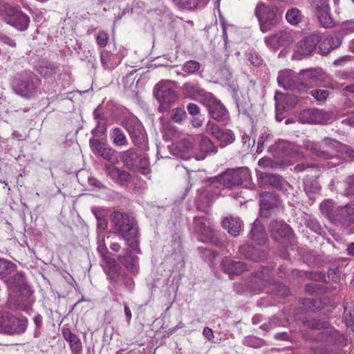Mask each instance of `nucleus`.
<instances>
[{
	"mask_svg": "<svg viewBox=\"0 0 354 354\" xmlns=\"http://www.w3.org/2000/svg\"><path fill=\"white\" fill-rule=\"evenodd\" d=\"M105 169L108 176L115 183L120 185H124L130 180V174L124 170H121L113 165H106Z\"/></svg>",
	"mask_w": 354,
	"mask_h": 354,
	"instance_id": "nucleus-27",
	"label": "nucleus"
},
{
	"mask_svg": "<svg viewBox=\"0 0 354 354\" xmlns=\"http://www.w3.org/2000/svg\"><path fill=\"white\" fill-rule=\"evenodd\" d=\"M64 338L68 342L73 354H80L82 351V344L80 339L68 328L62 330Z\"/></svg>",
	"mask_w": 354,
	"mask_h": 354,
	"instance_id": "nucleus-29",
	"label": "nucleus"
},
{
	"mask_svg": "<svg viewBox=\"0 0 354 354\" xmlns=\"http://www.w3.org/2000/svg\"><path fill=\"white\" fill-rule=\"evenodd\" d=\"M115 56L107 50H102L100 55L101 64L105 69H111L118 66Z\"/></svg>",
	"mask_w": 354,
	"mask_h": 354,
	"instance_id": "nucleus-41",
	"label": "nucleus"
},
{
	"mask_svg": "<svg viewBox=\"0 0 354 354\" xmlns=\"http://www.w3.org/2000/svg\"><path fill=\"white\" fill-rule=\"evenodd\" d=\"M294 41V34L292 31L284 30L265 37L266 45L273 50L280 47H286Z\"/></svg>",
	"mask_w": 354,
	"mask_h": 354,
	"instance_id": "nucleus-13",
	"label": "nucleus"
},
{
	"mask_svg": "<svg viewBox=\"0 0 354 354\" xmlns=\"http://www.w3.org/2000/svg\"><path fill=\"white\" fill-rule=\"evenodd\" d=\"M109 39V36L104 31H100L96 38L97 44L103 48L106 46Z\"/></svg>",
	"mask_w": 354,
	"mask_h": 354,
	"instance_id": "nucleus-55",
	"label": "nucleus"
},
{
	"mask_svg": "<svg viewBox=\"0 0 354 354\" xmlns=\"http://www.w3.org/2000/svg\"><path fill=\"white\" fill-rule=\"evenodd\" d=\"M312 96L317 101H324L328 96V91L324 89H314L310 91Z\"/></svg>",
	"mask_w": 354,
	"mask_h": 354,
	"instance_id": "nucleus-53",
	"label": "nucleus"
},
{
	"mask_svg": "<svg viewBox=\"0 0 354 354\" xmlns=\"http://www.w3.org/2000/svg\"><path fill=\"white\" fill-rule=\"evenodd\" d=\"M316 12L329 8L328 0H313Z\"/></svg>",
	"mask_w": 354,
	"mask_h": 354,
	"instance_id": "nucleus-56",
	"label": "nucleus"
},
{
	"mask_svg": "<svg viewBox=\"0 0 354 354\" xmlns=\"http://www.w3.org/2000/svg\"><path fill=\"white\" fill-rule=\"evenodd\" d=\"M304 189L309 198H314L320 191V185L317 178H306L304 181Z\"/></svg>",
	"mask_w": 354,
	"mask_h": 354,
	"instance_id": "nucleus-37",
	"label": "nucleus"
},
{
	"mask_svg": "<svg viewBox=\"0 0 354 354\" xmlns=\"http://www.w3.org/2000/svg\"><path fill=\"white\" fill-rule=\"evenodd\" d=\"M176 84L174 81L162 80L155 86V97L160 104V111H167L178 100V93L172 88Z\"/></svg>",
	"mask_w": 354,
	"mask_h": 354,
	"instance_id": "nucleus-5",
	"label": "nucleus"
},
{
	"mask_svg": "<svg viewBox=\"0 0 354 354\" xmlns=\"http://www.w3.org/2000/svg\"><path fill=\"white\" fill-rule=\"evenodd\" d=\"M341 143L336 140L326 137L321 142H317L310 140L304 142V147L310 151L313 155L325 160L331 159L333 155L324 150V147L337 149L339 148Z\"/></svg>",
	"mask_w": 354,
	"mask_h": 354,
	"instance_id": "nucleus-8",
	"label": "nucleus"
},
{
	"mask_svg": "<svg viewBox=\"0 0 354 354\" xmlns=\"http://www.w3.org/2000/svg\"><path fill=\"white\" fill-rule=\"evenodd\" d=\"M346 183L348 185L346 194H354V175L347 177Z\"/></svg>",
	"mask_w": 354,
	"mask_h": 354,
	"instance_id": "nucleus-59",
	"label": "nucleus"
},
{
	"mask_svg": "<svg viewBox=\"0 0 354 354\" xmlns=\"http://www.w3.org/2000/svg\"><path fill=\"white\" fill-rule=\"evenodd\" d=\"M306 225L313 232L317 234H321L322 227L315 218L309 216L306 220Z\"/></svg>",
	"mask_w": 354,
	"mask_h": 354,
	"instance_id": "nucleus-50",
	"label": "nucleus"
},
{
	"mask_svg": "<svg viewBox=\"0 0 354 354\" xmlns=\"http://www.w3.org/2000/svg\"><path fill=\"white\" fill-rule=\"evenodd\" d=\"M217 147L213 142L205 136H201L198 145V151L195 153L197 160H203L206 157L217 153Z\"/></svg>",
	"mask_w": 354,
	"mask_h": 354,
	"instance_id": "nucleus-21",
	"label": "nucleus"
},
{
	"mask_svg": "<svg viewBox=\"0 0 354 354\" xmlns=\"http://www.w3.org/2000/svg\"><path fill=\"white\" fill-rule=\"evenodd\" d=\"M123 126L135 145H141L145 142V131L137 118H131L126 120L123 122Z\"/></svg>",
	"mask_w": 354,
	"mask_h": 354,
	"instance_id": "nucleus-15",
	"label": "nucleus"
},
{
	"mask_svg": "<svg viewBox=\"0 0 354 354\" xmlns=\"http://www.w3.org/2000/svg\"><path fill=\"white\" fill-rule=\"evenodd\" d=\"M342 44V40L338 36H328L319 45V50L322 55H327L332 50L337 48Z\"/></svg>",
	"mask_w": 354,
	"mask_h": 354,
	"instance_id": "nucleus-34",
	"label": "nucleus"
},
{
	"mask_svg": "<svg viewBox=\"0 0 354 354\" xmlns=\"http://www.w3.org/2000/svg\"><path fill=\"white\" fill-rule=\"evenodd\" d=\"M252 288L254 290H266V292H276L282 297L288 295V288L275 279H272L268 268H264L256 272L252 279Z\"/></svg>",
	"mask_w": 354,
	"mask_h": 354,
	"instance_id": "nucleus-2",
	"label": "nucleus"
},
{
	"mask_svg": "<svg viewBox=\"0 0 354 354\" xmlns=\"http://www.w3.org/2000/svg\"><path fill=\"white\" fill-rule=\"evenodd\" d=\"M302 15L301 11L297 8L288 9L286 14V19L287 21L293 26L297 25L302 19Z\"/></svg>",
	"mask_w": 354,
	"mask_h": 354,
	"instance_id": "nucleus-43",
	"label": "nucleus"
},
{
	"mask_svg": "<svg viewBox=\"0 0 354 354\" xmlns=\"http://www.w3.org/2000/svg\"><path fill=\"white\" fill-rule=\"evenodd\" d=\"M8 289L16 292H30V288L28 285L24 272L15 270L5 281Z\"/></svg>",
	"mask_w": 354,
	"mask_h": 354,
	"instance_id": "nucleus-17",
	"label": "nucleus"
},
{
	"mask_svg": "<svg viewBox=\"0 0 354 354\" xmlns=\"http://www.w3.org/2000/svg\"><path fill=\"white\" fill-rule=\"evenodd\" d=\"M274 149H277L279 153L285 156H297L302 155V153L299 150L298 146L286 140H279L276 143L275 147L273 146L268 147L269 151H272Z\"/></svg>",
	"mask_w": 354,
	"mask_h": 354,
	"instance_id": "nucleus-24",
	"label": "nucleus"
},
{
	"mask_svg": "<svg viewBox=\"0 0 354 354\" xmlns=\"http://www.w3.org/2000/svg\"><path fill=\"white\" fill-rule=\"evenodd\" d=\"M182 91L185 96L194 98L201 95L203 90L198 84L186 83L182 87Z\"/></svg>",
	"mask_w": 354,
	"mask_h": 354,
	"instance_id": "nucleus-40",
	"label": "nucleus"
},
{
	"mask_svg": "<svg viewBox=\"0 0 354 354\" xmlns=\"http://www.w3.org/2000/svg\"><path fill=\"white\" fill-rule=\"evenodd\" d=\"M270 138V134L263 133L259 138V140L257 142V153H260L263 151V150L264 149V144H265V142L268 141Z\"/></svg>",
	"mask_w": 354,
	"mask_h": 354,
	"instance_id": "nucleus-54",
	"label": "nucleus"
},
{
	"mask_svg": "<svg viewBox=\"0 0 354 354\" xmlns=\"http://www.w3.org/2000/svg\"><path fill=\"white\" fill-rule=\"evenodd\" d=\"M239 252L243 257L254 261L263 260L267 257V252L265 250L248 244L240 246Z\"/></svg>",
	"mask_w": 354,
	"mask_h": 354,
	"instance_id": "nucleus-23",
	"label": "nucleus"
},
{
	"mask_svg": "<svg viewBox=\"0 0 354 354\" xmlns=\"http://www.w3.org/2000/svg\"><path fill=\"white\" fill-rule=\"evenodd\" d=\"M250 237L257 245H264L267 240V234L259 221L256 220L250 231Z\"/></svg>",
	"mask_w": 354,
	"mask_h": 354,
	"instance_id": "nucleus-30",
	"label": "nucleus"
},
{
	"mask_svg": "<svg viewBox=\"0 0 354 354\" xmlns=\"http://www.w3.org/2000/svg\"><path fill=\"white\" fill-rule=\"evenodd\" d=\"M90 145L93 152L104 160L113 163L117 161L115 150L101 142L99 140L91 139Z\"/></svg>",
	"mask_w": 354,
	"mask_h": 354,
	"instance_id": "nucleus-19",
	"label": "nucleus"
},
{
	"mask_svg": "<svg viewBox=\"0 0 354 354\" xmlns=\"http://www.w3.org/2000/svg\"><path fill=\"white\" fill-rule=\"evenodd\" d=\"M204 105L207 108L210 115L218 122L226 121L228 116V111L225 106L212 94H206L203 100Z\"/></svg>",
	"mask_w": 354,
	"mask_h": 354,
	"instance_id": "nucleus-10",
	"label": "nucleus"
},
{
	"mask_svg": "<svg viewBox=\"0 0 354 354\" xmlns=\"http://www.w3.org/2000/svg\"><path fill=\"white\" fill-rule=\"evenodd\" d=\"M103 261L104 270L107 274L111 280L115 281L119 276L120 271L121 270L120 266L114 259L111 258L109 255H104Z\"/></svg>",
	"mask_w": 354,
	"mask_h": 354,
	"instance_id": "nucleus-28",
	"label": "nucleus"
},
{
	"mask_svg": "<svg viewBox=\"0 0 354 354\" xmlns=\"http://www.w3.org/2000/svg\"><path fill=\"white\" fill-rule=\"evenodd\" d=\"M111 138L113 142L117 146H124L127 144V140L125 134L118 127H115L112 130Z\"/></svg>",
	"mask_w": 354,
	"mask_h": 354,
	"instance_id": "nucleus-44",
	"label": "nucleus"
},
{
	"mask_svg": "<svg viewBox=\"0 0 354 354\" xmlns=\"http://www.w3.org/2000/svg\"><path fill=\"white\" fill-rule=\"evenodd\" d=\"M3 7L6 13L5 19L8 24L20 31L28 28L30 19L26 15L8 4H5Z\"/></svg>",
	"mask_w": 354,
	"mask_h": 354,
	"instance_id": "nucleus-11",
	"label": "nucleus"
},
{
	"mask_svg": "<svg viewBox=\"0 0 354 354\" xmlns=\"http://www.w3.org/2000/svg\"><path fill=\"white\" fill-rule=\"evenodd\" d=\"M35 302L33 291L30 290V292H19V295L16 300V308L18 310L29 312L32 310V306Z\"/></svg>",
	"mask_w": 354,
	"mask_h": 354,
	"instance_id": "nucleus-31",
	"label": "nucleus"
},
{
	"mask_svg": "<svg viewBox=\"0 0 354 354\" xmlns=\"http://www.w3.org/2000/svg\"><path fill=\"white\" fill-rule=\"evenodd\" d=\"M317 17L321 25L324 28H331L333 26V21L330 15V8L316 12Z\"/></svg>",
	"mask_w": 354,
	"mask_h": 354,
	"instance_id": "nucleus-42",
	"label": "nucleus"
},
{
	"mask_svg": "<svg viewBox=\"0 0 354 354\" xmlns=\"http://www.w3.org/2000/svg\"><path fill=\"white\" fill-rule=\"evenodd\" d=\"M137 157V154L132 151H126L122 155V161L127 165H132Z\"/></svg>",
	"mask_w": 354,
	"mask_h": 354,
	"instance_id": "nucleus-52",
	"label": "nucleus"
},
{
	"mask_svg": "<svg viewBox=\"0 0 354 354\" xmlns=\"http://www.w3.org/2000/svg\"><path fill=\"white\" fill-rule=\"evenodd\" d=\"M16 266L4 259L0 258V279H7L16 270Z\"/></svg>",
	"mask_w": 354,
	"mask_h": 354,
	"instance_id": "nucleus-39",
	"label": "nucleus"
},
{
	"mask_svg": "<svg viewBox=\"0 0 354 354\" xmlns=\"http://www.w3.org/2000/svg\"><path fill=\"white\" fill-rule=\"evenodd\" d=\"M334 223L349 226L354 223V205H346L337 209Z\"/></svg>",
	"mask_w": 354,
	"mask_h": 354,
	"instance_id": "nucleus-22",
	"label": "nucleus"
},
{
	"mask_svg": "<svg viewBox=\"0 0 354 354\" xmlns=\"http://www.w3.org/2000/svg\"><path fill=\"white\" fill-rule=\"evenodd\" d=\"M244 344L250 347L259 348L263 344V342L262 339L254 336H249L245 338Z\"/></svg>",
	"mask_w": 354,
	"mask_h": 354,
	"instance_id": "nucleus-51",
	"label": "nucleus"
},
{
	"mask_svg": "<svg viewBox=\"0 0 354 354\" xmlns=\"http://www.w3.org/2000/svg\"><path fill=\"white\" fill-rule=\"evenodd\" d=\"M320 41L318 35H312L301 40L296 46L292 59H301L303 57L310 55Z\"/></svg>",
	"mask_w": 354,
	"mask_h": 354,
	"instance_id": "nucleus-14",
	"label": "nucleus"
},
{
	"mask_svg": "<svg viewBox=\"0 0 354 354\" xmlns=\"http://www.w3.org/2000/svg\"><path fill=\"white\" fill-rule=\"evenodd\" d=\"M300 77L295 75L290 70L279 72L277 81L280 86L286 90L300 89Z\"/></svg>",
	"mask_w": 354,
	"mask_h": 354,
	"instance_id": "nucleus-20",
	"label": "nucleus"
},
{
	"mask_svg": "<svg viewBox=\"0 0 354 354\" xmlns=\"http://www.w3.org/2000/svg\"><path fill=\"white\" fill-rule=\"evenodd\" d=\"M188 113L192 115H196L199 114L200 108L194 103H189L187 106Z\"/></svg>",
	"mask_w": 354,
	"mask_h": 354,
	"instance_id": "nucleus-61",
	"label": "nucleus"
},
{
	"mask_svg": "<svg viewBox=\"0 0 354 354\" xmlns=\"http://www.w3.org/2000/svg\"><path fill=\"white\" fill-rule=\"evenodd\" d=\"M269 230L272 239L281 244L288 243L292 235L290 226L282 221H271Z\"/></svg>",
	"mask_w": 354,
	"mask_h": 354,
	"instance_id": "nucleus-12",
	"label": "nucleus"
},
{
	"mask_svg": "<svg viewBox=\"0 0 354 354\" xmlns=\"http://www.w3.org/2000/svg\"><path fill=\"white\" fill-rule=\"evenodd\" d=\"M124 254L120 255L118 260L129 271L137 272L138 270V259L133 256L131 252L127 249L124 250Z\"/></svg>",
	"mask_w": 354,
	"mask_h": 354,
	"instance_id": "nucleus-33",
	"label": "nucleus"
},
{
	"mask_svg": "<svg viewBox=\"0 0 354 354\" xmlns=\"http://www.w3.org/2000/svg\"><path fill=\"white\" fill-rule=\"evenodd\" d=\"M171 118L175 122H180L186 118V112L182 108H176L171 111Z\"/></svg>",
	"mask_w": 354,
	"mask_h": 354,
	"instance_id": "nucleus-48",
	"label": "nucleus"
},
{
	"mask_svg": "<svg viewBox=\"0 0 354 354\" xmlns=\"http://www.w3.org/2000/svg\"><path fill=\"white\" fill-rule=\"evenodd\" d=\"M298 77H300V89L302 87L313 86L316 84L318 79L315 71L310 69L301 71L298 74Z\"/></svg>",
	"mask_w": 354,
	"mask_h": 354,
	"instance_id": "nucleus-35",
	"label": "nucleus"
},
{
	"mask_svg": "<svg viewBox=\"0 0 354 354\" xmlns=\"http://www.w3.org/2000/svg\"><path fill=\"white\" fill-rule=\"evenodd\" d=\"M223 227L232 236H236L242 230V221L239 217H225L222 221Z\"/></svg>",
	"mask_w": 354,
	"mask_h": 354,
	"instance_id": "nucleus-32",
	"label": "nucleus"
},
{
	"mask_svg": "<svg viewBox=\"0 0 354 354\" xmlns=\"http://www.w3.org/2000/svg\"><path fill=\"white\" fill-rule=\"evenodd\" d=\"M111 221L115 232L126 241L129 247L140 252L138 230L134 218L125 213L114 212L111 214Z\"/></svg>",
	"mask_w": 354,
	"mask_h": 354,
	"instance_id": "nucleus-1",
	"label": "nucleus"
},
{
	"mask_svg": "<svg viewBox=\"0 0 354 354\" xmlns=\"http://www.w3.org/2000/svg\"><path fill=\"white\" fill-rule=\"evenodd\" d=\"M194 147L193 141L189 138H185L177 143V148L182 152H189Z\"/></svg>",
	"mask_w": 354,
	"mask_h": 354,
	"instance_id": "nucleus-49",
	"label": "nucleus"
},
{
	"mask_svg": "<svg viewBox=\"0 0 354 354\" xmlns=\"http://www.w3.org/2000/svg\"><path fill=\"white\" fill-rule=\"evenodd\" d=\"M321 213L334 223L337 214V209H334V204L331 200H325L319 205Z\"/></svg>",
	"mask_w": 354,
	"mask_h": 354,
	"instance_id": "nucleus-38",
	"label": "nucleus"
},
{
	"mask_svg": "<svg viewBox=\"0 0 354 354\" xmlns=\"http://www.w3.org/2000/svg\"><path fill=\"white\" fill-rule=\"evenodd\" d=\"M281 181L279 176L268 173H262L259 178V183L262 187L271 186L278 188L281 187Z\"/></svg>",
	"mask_w": 354,
	"mask_h": 354,
	"instance_id": "nucleus-36",
	"label": "nucleus"
},
{
	"mask_svg": "<svg viewBox=\"0 0 354 354\" xmlns=\"http://www.w3.org/2000/svg\"><path fill=\"white\" fill-rule=\"evenodd\" d=\"M342 30L346 33H351L354 32V19L346 21L342 23Z\"/></svg>",
	"mask_w": 354,
	"mask_h": 354,
	"instance_id": "nucleus-57",
	"label": "nucleus"
},
{
	"mask_svg": "<svg viewBox=\"0 0 354 354\" xmlns=\"http://www.w3.org/2000/svg\"><path fill=\"white\" fill-rule=\"evenodd\" d=\"M328 115L317 109L304 110L299 115L298 120L302 124H322L328 120Z\"/></svg>",
	"mask_w": 354,
	"mask_h": 354,
	"instance_id": "nucleus-18",
	"label": "nucleus"
},
{
	"mask_svg": "<svg viewBox=\"0 0 354 354\" xmlns=\"http://www.w3.org/2000/svg\"><path fill=\"white\" fill-rule=\"evenodd\" d=\"M258 164L260 167L266 168L272 166V161L270 158H261L259 160Z\"/></svg>",
	"mask_w": 354,
	"mask_h": 354,
	"instance_id": "nucleus-64",
	"label": "nucleus"
},
{
	"mask_svg": "<svg viewBox=\"0 0 354 354\" xmlns=\"http://www.w3.org/2000/svg\"><path fill=\"white\" fill-rule=\"evenodd\" d=\"M28 324L26 317L19 318L12 313L0 311V334L6 335H21L25 333Z\"/></svg>",
	"mask_w": 354,
	"mask_h": 354,
	"instance_id": "nucleus-3",
	"label": "nucleus"
},
{
	"mask_svg": "<svg viewBox=\"0 0 354 354\" xmlns=\"http://www.w3.org/2000/svg\"><path fill=\"white\" fill-rule=\"evenodd\" d=\"M221 268L229 275L240 274L247 270V266L245 263L228 259L222 261Z\"/></svg>",
	"mask_w": 354,
	"mask_h": 354,
	"instance_id": "nucleus-25",
	"label": "nucleus"
},
{
	"mask_svg": "<svg viewBox=\"0 0 354 354\" xmlns=\"http://www.w3.org/2000/svg\"><path fill=\"white\" fill-rule=\"evenodd\" d=\"M279 200L272 193L266 192L260 195V211L262 216H268L269 210L277 207Z\"/></svg>",
	"mask_w": 354,
	"mask_h": 354,
	"instance_id": "nucleus-26",
	"label": "nucleus"
},
{
	"mask_svg": "<svg viewBox=\"0 0 354 354\" xmlns=\"http://www.w3.org/2000/svg\"><path fill=\"white\" fill-rule=\"evenodd\" d=\"M344 317L347 325L353 323V317L354 315V306L351 304L344 303Z\"/></svg>",
	"mask_w": 354,
	"mask_h": 354,
	"instance_id": "nucleus-47",
	"label": "nucleus"
},
{
	"mask_svg": "<svg viewBox=\"0 0 354 354\" xmlns=\"http://www.w3.org/2000/svg\"><path fill=\"white\" fill-rule=\"evenodd\" d=\"M314 167H315V165L309 164V163H301V164L297 165L294 167V171L295 172H301V171H305L306 169H307L308 168H314Z\"/></svg>",
	"mask_w": 354,
	"mask_h": 354,
	"instance_id": "nucleus-60",
	"label": "nucleus"
},
{
	"mask_svg": "<svg viewBox=\"0 0 354 354\" xmlns=\"http://www.w3.org/2000/svg\"><path fill=\"white\" fill-rule=\"evenodd\" d=\"M254 13L263 32L270 31L279 22L280 16L278 9L274 6L259 3L256 6Z\"/></svg>",
	"mask_w": 354,
	"mask_h": 354,
	"instance_id": "nucleus-4",
	"label": "nucleus"
},
{
	"mask_svg": "<svg viewBox=\"0 0 354 354\" xmlns=\"http://www.w3.org/2000/svg\"><path fill=\"white\" fill-rule=\"evenodd\" d=\"M304 325L310 329H327L328 328V323L326 322H322L315 319L306 320L304 322Z\"/></svg>",
	"mask_w": 354,
	"mask_h": 354,
	"instance_id": "nucleus-46",
	"label": "nucleus"
},
{
	"mask_svg": "<svg viewBox=\"0 0 354 354\" xmlns=\"http://www.w3.org/2000/svg\"><path fill=\"white\" fill-rule=\"evenodd\" d=\"M206 131L220 142L221 147L230 145L234 141V135L231 130L221 129L214 122H207Z\"/></svg>",
	"mask_w": 354,
	"mask_h": 354,
	"instance_id": "nucleus-16",
	"label": "nucleus"
},
{
	"mask_svg": "<svg viewBox=\"0 0 354 354\" xmlns=\"http://www.w3.org/2000/svg\"><path fill=\"white\" fill-rule=\"evenodd\" d=\"M339 80H354V73L353 72H340L338 74Z\"/></svg>",
	"mask_w": 354,
	"mask_h": 354,
	"instance_id": "nucleus-62",
	"label": "nucleus"
},
{
	"mask_svg": "<svg viewBox=\"0 0 354 354\" xmlns=\"http://www.w3.org/2000/svg\"><path fill=\"white\" fill-rule=\"evenodd\" d=\"M203 335L209 341H212L214 337L212 330L209 327H205L203 328Z\"/></svg>",
	"mask_w": 354,
	"mask_h": 354,
	"instance_id": "nucleus-63",
	"label": "nucleus"
},
{
	"mask_svg": "<svg viewBox=\"0 0 354 354\" xmlns=\"http://www.w3.org/2000/svg\"><path fill=\"white\" fill-rule=\"evenodd\" d=\"M40 80L32 72H26L13 84V90L15 93L21 97L30 98L38 91Z\"/></svg>",
	"mask_w": 354,
	"mask_h": 354,
	"instance_id": "nucleus-6",
	"label": "nucleus"
},
{
	"mask_svg": "<svg viewBox=\"0 0 354 354\" xmlns=\"http://www.w3.org/2000/svg\"><path fill=\"white\" fill-rule=\"evenodd\" d=\"M249 61L254 66H259L262 64L263 59L260 55L256 53H250L249 55Z\"/></svg>",
	"mask_w": 354,
	"mask_h": 354,
	"instance_id": "nucleus-58",
	"label": "nucleus"
},
{
	"mask_svg": "<svg viewBox=\"0 0 354 354\" xmlns=\"http://www.w3.org/2000/svg\"><path fill=\"white\" fill-rule=\"evenodd\" d=\"M200 63L195 60H189L182 66V70L188 75L194 74L200 69Z\"/></svg>",
	"mask_w": 354,
	"mask_h": 354,
	"instance_id": "nucleus-45",
	"label": "nucleus"
},
{
	"mask_svg": "<svg viewBox=\"0 0 354 354\" xmlns=\"http://www.w3.org/2000/svg\"><path fill=\"white\" fill-rule=\"evenodd\" d=\"M194 222L195 231L198 236L199 241L203 243H213L215 232L210 220L204 216H196Z\"/></svg>",
	"mask_w": 354,
	"mask_h": 354,
	"instance_id": "nucleus-9",
	"label": "nucleus"
},
{
	"mask_svg": "<svg viewBox=\"0 0 354 354\" xmlns=\"http://www.w3.org/2000/svg\"><path fill=\"white\" fill-rule=\"evenodd\" d=\"M245 168L229 169L214 178L212 185L218 188H230L242 184L243 179L247 175Z\"/></svg>",
	"mask_w": 354,
	"mask_h": 354,
	"instance_id": "nucleus-7",
	"label": "nucleus"
}]
</instances>
